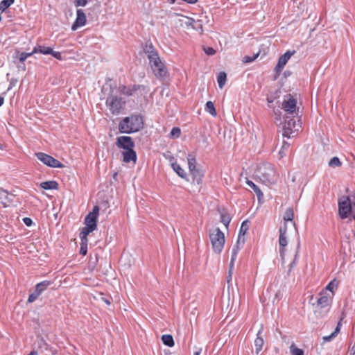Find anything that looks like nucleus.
Returning a JSON list of instances; mask_svg holds the SVG:
<instances>
[{
    "mask_svg": "<svg viewBox=\"0 0 355 355\" xmlns=\"http://www.w3.org/2000/svg\"><path fill=\"white\" fill-rule=\"evenodd\" d=\"M144 125L141 116L132 114L123 118L119 124V130L121 133L130 134L140 130Z\"/></svg>",
    "mask_w": 355,
    "mask_h": 355,
    "instance_id": "1",
    "label": "nucleus"
},
{
    "mask_svg": "<svg viewBox=\"0 0 355 355\" xmlns=\"http://www.w3.org/2000/svg\"><path fill=\"white\" fill-rule=\"evenodd\" d=\"M255 175L266 184H273L277 180L276 172L270 163H264L258 166Z\"/></svg>",
    "mask_w": 355,
    "mask_h": 355,
    "instance_id": "2",
    "label": "nucleus"
},
{
    "mask_svg": "<svg viewBox=\"0 0 355 355\" xmlns=\"http://www.w3.org/2000/svg\"><path fill=\"white\" fill-rule=\"evenodd\" d=\"M355 213V194L351 196H342L338 200V214L342 219L347 218Z\"/></svg>",
    "mask_w": 355,
    "mask_h": 355,
    "instance_id": "3",
    "label": "nucleus"
},
{
    "mask_svg": "<svg viewBox=\"0 0 355 355\" xmlns=\"http://www.w3.org/2000/svg\"><path fill=\"white\" fill-rule=\"evenodd\" d=\"M125 100L118 94V92L111 91V94L107 98L106 105L114 115L119 114L124 108Z\"/></svg>",
    "mask_w": 355,
    "mask_h": 355,
    "instance_id": "4",
    "label": "nucleus"
},
{
    "mask_svg": "<svg viewBox=\"0 0 355 355\" xmlns=\"http://www.w3.org/2000/svg\"><path fill=\"white\" fill-rule=\"evenodd\" d=\"M209 239L214 252L220 254L223 249L225 241L223 232L219 228H215L210 232Z\"/></svg>",
    "mask_w": 355,
    "mask_h": 355,
    "instance_id": "5",
    "label": "nucleus"
},
{
    "mask_svg": "<svg viewBox=\"0 0 355 355\" xmlns=\"http://www.w3.org/2000/svg\"><path fill=\"white\" fill-rule=\"evenodd\" d=\"M301 125L299 121L288 117L282 123L283 137L291 138L296 135L300 130Z\"/></svg>",
    "mask_w": 355,
    "mask_h": 355,
    "instance_id": "6",
    "label": "nucleus"
},
{
    "mask_svg": "<svg viewBox=\"0 0 355 355\" xmlns=\"http://www.w3.org/2000/svg\"><path fill=\"white\" fill-rule=\"evenodd\" d=\"M286 232H287V227L286 226V224H285L283 226L280 227V228H279V252L280 257H281L283 262L285 261V258H286L285 250H286V247L288 245Z\"/></svg>",
    "mask_w": 355,
    "mask_h": 355,
    "instance_id": "7",
    "label": "nucleus"
},
{
    "mask_svg": "<svg viewBox=\"0 0 355 355\" xmlns=\"http://www.w3.org/2000/svg\"><path fill=\"white\" fill-rule=\"evenodd\" d=\"M144 51L147 55L151 68H153V67L161 61L157 51L155 50L152 44H146Z\"/></svg>",
    "mask_w": 355,
    "mask_h": 355,
    "instance_id": "8",
    "label": "nucleus"
},
{
    "mask_svg": "<svg viewBox=\"0 0 355 355\" xmlns=\"http://www.w3.org/2000/svg\"><path fill=\"white\" fill-rule=\"evenodd\" d=\"M35 155L39 160H40L42 163L49 166L53 168L64 167V165L60 162L46 153H37L35 154Z\"/></svg>",
    "mask_w": 355,
    "mask_h": 355,
    "instance_id": "9",
    "label": "nucleus"
},
{
    "mask_svg": "<svg viewBox=\"0 0 355 355\" xmlns=\"http://www.w3.org/2000/svg\"><path fill=\"white\" fill-rule=\"evenodd\" d=\"M99 213L98 206H94L92 211L89 212L85 218V225L93 229H96L97 219Z\"/></svg>",
    "mask_w": 355,
    "mask_h": 355,
    "instance_id": "10",
    "label": "nucleus"
},
{
    "mask_svg": "<svg viewBox=\"0 0 355 355\" xmlns=\"http://www.w3.org/2000/svg\"><path fill=\"white\" fill-rule=\"evenodd\" d=\"M116 145L119 148L124 150L134 149L135 143L132 139L128 136H120L116 138Z\"/></svg>",
    "mask_w": 355,
    "mask_h": 355,
    "instance_id": "11",
    "label": "nucleus"
},
{
    "mask_svg": "<svg viewBox=\"0 0 355 355\" xmlns=\"http://www.w3.org/2000/svg\"><path fill=\"white\" fill-rule=\"evenodd\" d=\"M282 109L290 114H293L296 112L297 101L291 96H288L286 99H284L282 103Z\"/></svg>",
    "mask_w": 355,
    "mask_h": 355,
    "instance_id": "12",
    "label": "nucleus"
},
{
    "mask_svg": "<svg viewBox=\"0 0 355 355\" xmlns=\"http://www.w3.org/2000/svg\"><path fill=\"white\" fill-rule=\"evenodd\" d=\"M295 53V51H286L284 55L280 56L279 58L277 64L276 65L275 68V71L277 75H279L282 72V69L286 64L288 60L291 58V56Z\"/></svg>",
    "mask_w": 355,
    "mask_h": 355,
    "instance_id": "13",
    "label": "nucleus"
},
{
    "mask_svg": "<svg viewBox=\"0 0 355 355\" xmlns=\"http://www.w3.org/2000/svg\"><path fill=\"white\" fill-rule=\"evenodd\" d=\"M15 198V195L12 193H8L6 190L1 189H0V203L3 205V207H6L10 206Z\"/></svg>",
    "mask_w": 355,
    "mask_h": 355,
    "instance_id": "14",
    "label": "nucleus"
},
{
    "mask_svg": "<svg viewBox=\"0 0 355 355\" xmlns=\"http://www.w3.org/2000/svg\"><path fill=\"white\" fill-rule=\"evenodd\" d=\"M85 23L86 16L84 12L81 9L77 10V17L74 24L72 25V30H76L78 27L84 26Z\"/></svg>",
    "mask_w": 355,
    "mask_h": 355,
    "instance_id": "15",
    "label": "nucleus"
},
{
    "mask_svg": "<svg viewBox=\"0 0 355 355\" xmlns=\"http://www.w3.org/2000/svg\"><path fill=\"white\" fill-rule=\"evenodd\" d=\"M151 69L155 76L158 78H163L166 75L167 71L162 60Z\"/></svg>",
    "mask_w": 355,
    "mask_h": 355,
    "instance_id": "16",
    "label": "nucleus"
},
{
    "mask_svg": "<svg viewBox=\"0 0 355 355\" xmlns=\"http://www.w3.org/2000/svg\"><path fill=\"white\" fill-rule=\"evenodd\" d=\"M123 161L125 163H129L132 162L133 164L136 163L137 161V153L134 149L124 150L122 153Z\"/></svg>",
    "mask_w": 355,
    "mask_h": 355,
    "instance_id": "17",
    "label": "nucleus"
},
{
    "mask_svg": "<svg viewBox=\"0 0 355 355\" xmlns=\"http://www.w3.org/2000/svg\"><path fill=\"white\" fill-rule=\"evenodd\" d=\"M245 242V239L238 238L236 244L232 250L231 260L236 261L239 251L243 248Z\"/></svg>",
    "mask_w": 355,
    "mask_h": 355,
    "instance_id": "18",
    "label": "nucleus"
},
{
    "mask_svg": "<svg viewBox=\"0 0 355 355\" xmlns=\"http://www.w3.org/2000/svg\"><path fill=\"white\" fill-rule=\"evenodd\" d=\"M190 173L192 175L193 182L200 184L204 177V171L200 168H197L193 171H190Z\"/></svg>",
    "mask_w": 355,
    "mask_h": 355,
    "instance_id": "19",
    "label": "nucleus"
},
{
    "mask_svg": "<svg viewBox=\"0 0 355 355\" xmlns=\"http://www.w3.org/2000/svg\"><path fill=\"white\" fill-rule=\"evenodd\" d=\"M174 158L173 157H170L169 160L171 162V167L173 171L180 176V178L185 179L187 178V173L178 164L173 162Z\"/></svg>",
    "mask_w": 355,
    "mask_h": 355,
    "instance_id": "20",
    "label": "nucleus"
},
{
    "mask_svg": "<svg viewBox=\"0 0 355 355\" xmlns=\"http://www.w3.org/2000/svg\"><path fill=\"white\" fill-rule=\"evenodd\" d=\"M262 329H261L257 335V338L254 340V347H255V352L257 354H259L261 350L262 349L264 341L263 339L261 337Z\"/></svg>",
    "mask_w": 355,
    "mask_h": 355,
    "instance_id": "21",
    "label": "nucleus"
},
{
    "mask_svg": "<svg viewBox=\"0 0 355 355\" xmlns=\"http://www.w3.org/2000/svg\"><path fill=\"white\" fill-rule=\"evenodd\" d=\"M178 22L180 25L182 27H186L187 28H191L192 24L193 23V19L186 17L181 16L178 19Z\"/></svg>",
    "mask_w": 355,
    "mask_h": 355,
    "instance_id": "22",
    "label": "nucleus"
},
{
    "mask_svg": "<svg viewBox=\"0 0 355 355\" xmlns=\"http://www.w3.org/2000/svg\"><path fill=\"white\" fill-rule=\"evenodd\" d=\"M317 305L320 308H324L329 305V297L323 292L320 293V297L317 300Z\"/></svg>",
    "mask_w": 355,
    "mask_h": 355,
    "instance_id": "23",
    "label": "nucleus"
},
{
    "mask_svg": "<svg viewBox=\"0 0 355 355\" xmlns=\"http://www.w3.org/2000/svg\"><path fill=\"white\" fill-rule=\"evenodd\" d=\"M246 184L254 190L256 193L258 200H260L263 198V194L261 189L251 180H247Z\"/></svg>",
    "mask_w": 355,
    "mask_h": 355,
    "instance_id": "24",
    "label": "nucleus"
},
{
    "mask_svg": "<svg viewBox=\"0 0 355 355\" xmlns=\"http://www.w3.org/2000/svg\"><path fill=\"white\" fill-rule=\"evenodd\" d=\"M340 327H341V320L338 322V323L335 330L334 331V332H332L329 336H326L323 337L324 341V342H329L332 339L336 338L337 336V335L338 334V333L340 332Z\"/></svg>",
    "mask_w": 355,
    "mask_h": 355,
    "instance_id": "25",
    "label": "nucleus"
},
{
    "mask_svg": "<svg viewBox=\"0 0 355 355\" xmlns=\"http://www.w3.org/2000/svg\"><path fill=\"white\" fill-rule=\"evenodd\" d=\"M249 229V221L248 220H244L240 227L238 238L245 239V235Z\"/></svg>",
    "mask_w": 355,
    "mask_h": 355,
    "instance_id": "26",
    "label": "nucleus"
},
{
    "mask_svg": "<svg viewBox=\"0 0 355 355\" xmlns=\"http://www.w3.org/2000/svg\"><path fill=\"white\" fill-rule=\"evenodd\" d=\"M52 49L44 46H38L34 48L33 53H40L44 55H51L52 53Z\"/></svg>",
    "mask_w": 355,
    "mask_h": 355,
    "instance_id": "27",
    "label": "nucleus"
},
{
    "mask_svg": "<svg viewBox=\"0 0 355 355\" xmlns=\"http://www.w3.org/2000/svg\"><path fill=\"white\" fill-rule=\"evenodd\" d=\"M40 186L44 189H57L58 188V184L55 181L43 182Z\"/></svg>",
    "mask_w": 355,
    "mask_h": 355,
    "instance_id": "28",
    "label": "nucleus"
},
{
    "mask_svg": "<svg viewBox=\"0 0 355 355\" xmlns=\"http://www.w3.org/2000/svg\"><path fill=\"white\" fill-rule=\"evenodd\" d=\"M51 284L49 281H43L35 286V291L40 295Z\"/></svg>",
    "mask_w": 355,
    "mask_h": 355,
    "instance_id": "29",
    "label": "nucleus"
},
{
    "mask_svg": "<svg viewBox=\"0 0 355 355\" xmlns=\"http://www.w3.org/2000/svg\"><path fill=\"white\" fill-rule=\"evenodd\" d=\"M162 340L163 343L168 347H173L174 346V340L173 338L171 335L169 334H164L162 336Z\"/></svg>",
    "mask_w": 355,
    "mask_h": 355,
    "instance_id": "30",
    "label": "nucleus"
},
{
    "mask_svg": "<svg viewBox=\"0 0 355 355\" xmlns=\"http://www.w3.org/2000/svg\"><path fill=\"white\" fill-rule=\"evenodd\" d=\"M191 29H193V30L198 31L200 34H202V33H203L202 20V19H198V20L193 19V23L192 24Z\"/></svg>",
    "mask_w": 355,
    "mask_h": 355,
    "instance_id": "31",
    "label": "nucleus"
},
{
    "mask_svg": "<svg viewBox=\"0 0 355 355\" xmlns=\"http://www.w3.org/2000/svg\"><path fill=\"white\" fill-rule=\"evenodd\" d=\"M187 162H188V166H189V171H193L195 168H197L196 160V157L193 155H192V154L188 155Z\"/></svg>",
    "mask_w": 355,
    "mask_h": 355,
    "instance_id": "32",
    "label": "nucleus"
},
{
    "mask_svg": "<svg viewBox=\"0 0 355 355\" xmlns=\"http://www.w3.org/2000/svg\"><path fill=\"white\" fill-rule=\"evenodd\" d=\"M227 76L225 72H220L217 76L218 87L222 89L226 83Z\"/></svg>",
    "mask_w": 355,
    "mask_h": 355,
    "instance_id": "33",
    "label": "nucleus"
},
{
    "mask_svg": "<svg viewBox=\"0 0 355 355\" xmlns=\"http://www.w3.org/2000/svg\"><path fill=\"white\" fill-rule=\"evenodd\" d=\"M293 210L292 208H288L286 210L285 213H284V224H286L288 221H292L293 219ZM286 226L287 227V225H286Z\"/></svg>",
    "mask_w": 355,
    "mask_h": 355,
    "instance_id": "34",
    "label": "nucleus"
},
{
    "mask_svg": "<svg viewBox=\"0 0 355 355\" xmlns=\"http://www.w3.org/2000/svg\"><path fill=\"white\" fill-rule=\"evenodd\" d=\"M205 110L209 112L211 116H216V111L214 103L211 101H207L205 105Z\"/></svg>",
    "mask_w": 355,
    "mask_h": 355,
    "instance_id": "35",
    "label": "nucleus"
},
{
    "mask_svg": "<svg viewBox=\"0 0 355 355\" xmlns=\"http://www.w3.org/2000/svg\"><path fill=\"white\" fill-rule=\"evenodd\" d=\"M338 286V282L336 279H334L327 284V286L325 288V290L334 293V291L337 289Z\"/></svg>",
    "mask_w": 355,
    "mask_h": 355,
    "instance_id": "36",
    "label": "nucleus"
},
{
    "mask_svg": "<svg viewBox=\"0 0 355 355\" xmlns=\"http://www.w3.org/2000/svg\"><path fill=\"white\" fill-rule=\"evenodd\" d=\"M231 217L229 214L227 213H221L220 214V220L221 223L227 227L230 221H231Z\"/></svg>",
    "mask_w": 355,
    "mask_h": 355,
    "instance_id": "37",
    "label": "nucleus"
},
{
    "mask_svg": "<svg viewBox=\"0 0 355 355\" xmlns=\"http://www.w3.org/2000/svg\"><path fill=\"white\" fill-rule=\"evenodd\" d=\"M15 0H2L0 3V10L3 12L8 7H10L13 3Z\"/></svg>",
    "mask_w": 355,
    "mask_h": 355,
    "instance_id": "38",
    "label": "nucleus"
},
{
    "mask_svg": "<svg viewBox=\"0 0 355 355\" xmlns=\"http://www.w3.org/2000/svg\"><path fill=\"white\" fill-rule=\"evenodd\" d=\"M328 165L329 167L331 168L338 167L341 166V162L340 161L338 157H334L329 160Z\"/></svg>",
    "mask_w": 355,
    "mask_h": 355,
    "instance_id": "39",
    "label": "nucleus"
},
{
    "mask_svg": "<svg viewBox=\"0 0 355 355\" xmlns=\"http://www.w3.org/2000/svg\"><path fill=\"white\" fill-rule=\"evenodd\" d=\"M290 352L291 355H304L303 350L297 347L294 344L291 345Z\"/></svg>",
    "mask_w": 355,
    "mask_h": 355,
    "instance_id": "40",
    "label": "nucleus"
},
{
    "mask_svg": "<svg viewBox=\"0 0 355 355\" xmlns=\"http://www.w3.org/2000/svg\"><path fill=\"white\" fill-rule=\"evenodd\" d=\"M118 94L120 96H121V94L131 96V95H132V91L130 88H128L125 86H121V87H119V92Z\"/></svg>",
    "mask_w": 355,
    "mask_h": 355,
    "instance_id": "41",
    "label": "nucleus"
},
{
    "mask_svg": "<svg viewBox=\"0 0 355 355\" xmlns=\"http://www.w3.org/2000/svg\"><path fill=\"white\" fill-rule=\"evenodd\" d=\"M95 229H93L89 226L85 225L80 232V236H87L89 233L92 232Z\"/></svg>",
    "mask_w": 355,
    "mask_h": 355,
    "instance_id": "42",
    "label": "nucleus"
},
{
    "mask_svg": "<svg viewBox=\"0 0 355 355\" xmlns=\"http://www.w3.org/2000/svg\"><path fill=\"white\" fill-rule=\"evenodd\" d=\"M181 130L179 128L175 127L173 128L171 132L170 136L172 138H178L180 136Z\"/></svg>",
    "mask_w": 355,
    "mask_h": 355,
    "instance_id": "43",
    "label": "nucleus"
},
{
    "mask_svg": "<svg viewBox=\"0 0 355 355\" xmlns=\"http://www.w3.org/2000/svg\"><path fill=\"white\" fill-rule=\"evenodd\" d=\"M290 144L288 142L284 141L282 148L279 153L282 157L286 155V150L288 148Z\"/></svg>",
    "mask_w": 355,
    "mask_h": 355,
    "instance_id": "44",
    "label": "nucleus"
},
{
    "mask_svg": "<svg viewBox=\"0 0 355 355\" xmlns=\"http://www.w3.org/2000/svg\"><path fill=\"white\" fill-rule=\"evenodd\" d=\"M299 248H300V243H297L295 250H294V253H293V260L292 261V263H291L290 266L291 268L293 267V265L295 264V261L297 259V256H298V250H299Z\"/></svg>",
    "mask_w": 355,
    "mask_h": 355,
    "instance_id": "45",
    "label": "nucleus"
},
{
    "mask_svg": "<svg viewBox=\"0 0 355 355\" xmlns=\"http://www.w3.org/2000/svg\"><path fill=\"white\" fill-rule=\"evenodd\" d=\"M39 296L40 294L35 290V291L29 295L28 302H33Z\"/></svg>",
    "mask_w": 355,
    "mask_h": 355,
    "instance_id": "46",
    "label": "nucleus"
},
{
    "mask_svg": "<svg viewBox=\"0 0 355 355\" xmlns=\"http://www.w3.org/2000/svg\"><path fill=\"white\" fill-rule=\"evenodd\" d=\"M204 51L208 55H213L216 53V51L212 47H204Z\"/></svg>",
    "mask_w": 355,
    "mask_h": 355,
    "instance_id": "47",
    "label": "nucleus"
},
{
    "mask_svg": "<svg viewBox=\"0 0 355 355\" xmlns=\"http://www.w3.org/2000/svg\"><path fill=\"white\" fill-rule=\"evenodd\" d=\"M258 54L254 55V56H252V57H250V56H245L243 58V62L245 63H250V62H252V61H254L257 57H258Z\"/></svg>",
    "mask_w": 355,
    "mask_h": 355,
    "instance_id": "48",
    "label": "nucleus"
},
{
    "mask_svg": "<svg viewBox=\"0 0 355 355\" xmlns=\"http://www.w3.org/2000/svg\"><path fill=\"white\" fill-rule=\"evenodd\" d=\"M51 55L52 56H53L54 58H55L56 59L58 60H62V57L61 55V53L58 51H54L52 50V53H51Z\"/></svg>",
    "mask_w": 355,
    "mask_h": 355,
    "instance_id": "49",
    "label": "nucleus"
},
{
    "mask_svg": "<svg viewBox=\"0 0 355 355\" xmlns=\"http://www.w3.org/2000/svg\"><path fill=\"white\" fill-rule=\"evenodd\" d=\"M88 0H75L76 6H85Z\"/></svg>",
    "mask_w": 355,
    "mask_h": 355,
    "instance_id": "50",
    "label": "nucleus"
},
{
    "mask_svg": "<svg viewBox=\"0 0 355 355\" xmlns=\"http://www.w3.org/2000/svg\"><path fill=\"white\" fill-rule=\"evenodd\" d=\"M87 252V245H80V253L83 256L86 255Z\"/></svg>",
    "mask_w": 355,
    "mask_h": 355,
    "instance_id": "51",
    "label": "nucleus"
},
{
    "mask_svg": "<svg viewBox=\"0 0 355 355\" xmlns=\"http://www.w3.org/2000/svg\"><path fill=\"white\" fill-rule=\"evenodd\" d=\"M235 261L230 260L228 275H232Z\"/></svg>",
    "mask_w": 355,
    "mask_h": 355,
    "instance_id": "52",
    "label": "nucleus"
},
{
    "mask_svg": "<svg viewBox=\"0 0 355 355\" xmlns=\"http://www.w3.org/2000/svg\"><path fill=\"white\" fill-rule=\"evenodd\" d=\"M80 237L81 239L80 245H87V243H88L87 236H80Z\"/></svg>",
    "mask_w": 355,
    "mask_h": 355,
    "instance_id": "53",
    "label": "nucleus"
},
{
    "mask_svg": "<svg viewBox=\"0 0 355 355\" xmlns=\"http://www.w3.org/2000/svg\"><path fill=\"white\" fill-rule=\"evenodd\" d=\"M24 220V223L27 225V226H31L33 221L31 220V218H28V217H26L23 219Z\"/></svg>",
    "mask_w": 355,
    "mask_h": 355,
    "instance_id": "54",
    "label": "nucleus"
},
{
    "mask_svg": "<svg viewBox=\"0 0 355 355\" xmlns=\"http://www.w3.org/2000/svg\"><path fill=\"white\" fill-rule=\"evenodd\" d=\"M27 59L26 53L23 52L19 55V61L23 62Z\"/></svg>",
    "mask_w": 355,
    "mask_h": 355,
    "instance_id": "55",
    "label": "nucleus"
},
{
    "mask_svg": "<svg viewBox=\"0 0 355 355\" xmlns=\"http://www.w3.org/2000/svg\"><path fill=\"white\" fill-rule=\"evenodd\" d=\"M39 345H40V347H41V348H42L43 347H46V344L44 343V341L42 339L40 340Z\"/></svg>",
    "mask_w": 355,
    "mask_h": 355,
    "instance_id": "56",
    "label": "nucleus"
},
{
    "mask_svg": "<svg viewBox=\"0 0 355 355\" xmlns=\"http://www.w3.org/2000/svg\"><path fill=\"white\" fill-rule=\"evenodd\" d=\"M102 300H103V301L106 304H107V305H110V300H107V299H105V298L102 297Z\"/></svg>",
    "mask_w": 355,
    "mask_h": 355,
    "instance_id": "57",
    "label": "nucleus"
},
{
    "mask_svg": "<svg viewBox=\"0 0 355 355\" xmlns=\"http://www.w3.org/2000/svg\"><path fill=\"white\" fill-rule=\"evenodd\" d=\"M201 351H202L201 348L198 349L196 352H195L193 355H200L201 353Z\"/></svg>",
    "mask_w": 355,
    "mask_h": 355,
    "instance_id": "58",
    "label": "nucleus"
},
{
    "mask_svg": "<svg viewBox=\"0 0 355 355\" xmlns=\"http://www.w3.org/2000/svg\"><path fill=\"white\" fill-rule=\"evenodd\" d=\"M4 102V98L3 96H0V106L3 105Z\"/></svg>",
    "mask_w": 355,
    "mask_h": 355,
    "instance_id": "59",
    "label": "nucleus"
},
{
    "mask_svg": "<svg viewBox=\"0 0 355 355\" xmlns=\"http://www.w3.org/2000/svg\"><path fill=\"white\" fill-rule=\"evenodd\" d=\"M232 275H228L227 277V283H229L231 280H232Z\"/></svg>",
    "mask_w": 355,
    "mask_h": 355,
    "instance_id": "60",
    "label": "nucleus"
},
{
    "mask_svg": "<svg viewBox=\"0 0 355 355\" xmlns=\"http://www.w3.org/2000/svg\"><path fill=\"white\" fill-rule=\"evenodd\" d=\"M33 51L31 53H26L27 58L31 56L33 54H34Z\"/></svg>",
    "mask_w": 355,
    "mask_h": 355,
    "instance_id": "61",
    "label": "nucleus"
},
{
    "mask_svg": "<svg viewBox=\"0 0 355 355\" xmlns=\"http://www.w3.org/2000/svg\"><path fill=\"white\" fill-rule=\"evenodd\" d=\"M28 355H37V352L35 351H32Z\"/></svg>",
    "mask_w": 355,
    "mask_h": 355,
    "instance_id": "62",
    "label": "nucleus"
},
{
    "mask_svg": "<svg viewBox=\"0 0 355 355\" xmlns=\"http://www.w3.org/2000/svg\"><path fill=\"white\" fill-rule=\"evenodd\" d=\"M268 103H272V100H270V99L268 98Z\"/></svg>",
    "mask_w": 355,
    "mask_h": 355,
    "instance_id": "63",
    "label": "nucleus"
}]
</instances>
